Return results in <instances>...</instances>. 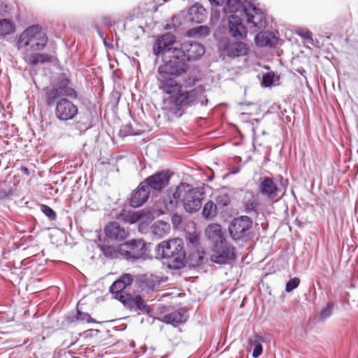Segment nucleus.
Listing matches in <instances>:
<instances>
[{
    "mask_svg": "<svg viewBox=\"0 0 358 358\" xmlns=\"http://www.w3.org/2000/svg\"><path fill=\"white\" fill-rule=\"evenodd\" d=\"M213 6L224 5L226 13H240L241 17L245 16L248 24H252L255 31L264 29L267 22L265 14L255 5V0H208Z\"/></svg>",
    "mask_w": 358,
    "mask_h": 358,
    "instance_id": "f257e3e1",
    "label": "nucleus"
},
{
    "mask_svg": "<svg viewBox=\"0 0 358 358\" xmlns=\"http://www.w3.org/2000/svg\"><path fill=\"white\" fill-rule=\"evenodd\" d=\"M156 258L171 270L186 266L187 252L182 239L177 238L160 242L155 248Z\"/></svg>",
    "mask_w": 358,
    "mask_h": 358,
    "instance_id": "f03ea898",
    "label": "nucleus"
},
{
    "mask_svg": "<svg viewBox=\"0 0 358 358\" xmlns=\"http://www.w3.org/2000/svg\"><path fill=\"white\" fill-rule=\"evenodd\" d=\"M168 101L170 105V110L179 117L189 107L198 103L203 106H207L208 99L204 95V90L202 87L188 90L182 86L175 94L169 97Z\"/></svg>",
    "mask_w": 358,
    "mask_h": 358,
    "instance_id": "7ed1b4c3",
    "label": "nucleus"
},
{
    "mask_svg": "<svg viewBox=\"0 0 358 358\" xmlns=\"http://www.w3.org/2000/svg\"><path fill=\"white\" fill-rule=\"evenodd\" d=\"M48 38L38 24H34L25 29L19 36L16 48L22 52L43 50L47 45Z\"/></svg>",
    "mask_w": 358,
    "mask_h": 358,
    "instance_id": "20e7f679",
    "label": "nucleus"
},
{
    "mask_svg": "<svg viewBox=\"0 0 358 358\" xmlns=\"http://www.w3.org/2000/svg\"><path fill=\"white\" fill-rule=\"evenodd\" d=\"M71 85V80L69 76L66 73H60L57 78L56 85L45 92V104L51 107L55 105L56 100L62 96L77 99L78 93L70 86Z\"/></svg>",
    "mask_w": 358,
    "mask_h": 358,
    "instance_id": "39448f33",
    "label": "nucleus"
},
{
    "mask_svg": "<svg viewBox=\"0 0 358 358\" xmlns=\"http://www.w3.org/2000/svg\"><path fill=\"white\" fill-rule=\"evenodd\" d=\"M253 222L247 215L234 217L230 222L228 230L231 238L236 242H246L251 238Z\"/></svg>",
    "mask_w": 358,
    "mask_h": 358,
    "instance_id": "423d86ee",
    "label": "nucleus"
},
{
    "mask_svg": "<svg viewBox=\"0 0 358 358\" xmlns=\"http://www.w3.org/2000/svg\"><path fill=\"white\" fill-rule=\"evenodd\" d=\"M177 52L178 49L173 47L171 54L163 57L164 64L159 66L158 73H168L179 76L187 70L189 66L187 62Z\"/></svg>",
    "mask_w": 358,
    "mask_h": 358,
    "instance_id": "0eeeda50",
    "label": "nucleus"
},
{
    "mask_svg": "<svg viewBox=\"0 0 358 358\" xmlns=\"http://www.w3.org/2000/svg\"><path fill=\"white\" fill-rule=\"evenodd\" d=\"M186 183L181 182L178 185L170 187L166 190L162 201L166 211L173 213L182 206V197L186 192Z\"/></svg>",
    "mask_w": 358,
    "mask_h": 358,
    "instance_id": "6e6552de",
    "label": "nucleus"
},
{
    "mask_svg": "<svg viewBox=\"0 0 358 358\" xmlns=\"http://www.w3.org/2000/svg\"><path fill=\"white\" fill-rule=\"evenodd\" d=\"M145 252V243L141 239H132L119 245L120 255L131 262L143 257Z\"/></svg>",
    "mask_w": 358,
    "mask_h": 358,
    "instance_id": "1a4fd4ad",
    "label": "nucleus"
},
{
    "mask_svg": "<svg viewBox=\"0 0 358 358\" xmlns=\"http://www.w3.org/2000/svg\"><path fill=\"white\" fill-rule=\"evenodd\" d=\"M213 252L210 259L217 264H226L229 261L236 258L235 247L226 240L213 245Z\"/></svg>",
    "mask_w": 358,
    "mask_h": 358,
    "instance_id": "9d476101",
    "label": "nucleus"
},
{
    "mask_svg": "<svg viewBox=\"0 0 358 358\" xmlns=\"http://www.w3.org/2000/svg\"><path fill=\"white\" fill-rule=\"evenodd\" d=\"M219 50L230 58H236L246 55L249 52L247 43L239 41H231L228 37H222L217 43Z\"/></svg>",
    "mask_w": 358,
    "mask_h": 358,
    "instance_id": "9b49d317",
    "label": "nucleus"
},
{
    "mask_svg": "<svg viewBox=\"0 0 358 358\" xmlns=\"http://www.w3.org/2000/svg\"><path fill=\"white\" fill-rule=\"evenodd\" d=\"M185 192L184 197H182V207L189 213L197 212L202 205L203 191L198 187H194L189 183H186Z\"/></svg>",
    "mask_w": 358,
    "mask_h": 358,
    "instance_id": "f8f14e48",
    "label": "nucleus"
},
{
    "mask_svg": "<svg viewBox=\"0 0 358 358\" xmlns=\"http://www.w3.org/2000/svg\"><path fill=\"white\" fill-rule=\"evenodd\" d=\"M55 105V115L59 121L72 120L78 114V106L66 96L57 99Z\"/></svg>",
    "mask_w": 358,
    "mask_h": 358,
    "instance_id": "ddd939ff",
    "label": "nucleus"
},
{
    "mask_svg": "<svg viewBox=\"0 0 358 358\" xmlns=\"http://www.w3.org/2000/svg\"><path fill=\"white\" fill-rule=\"evenodd\" d=\"M173 176L169 169L158 171L148 176L143 182L149 191L161 192L169 184Z\"/></svg>",
    "mask_w": 358,
    "mask_h": 358,
    "instance_id": "4468645a",
    "label": "nucleus"
},
{
    "mask_svg": "<svg viewBox=\"0 0 358 358\" xmlns=\"http://www.w3.org/2000/svg\"><path fill=\"white\" fill-rule=\"evenodd\" d=\"M175 47L186 62L196 60L205 52L203 45L195 41H185Z\"/></svg>",
    "mask_w": 358,
    "mask_h": 358,
    "instance_id": "2eb2a0df",
    "label": "nucleus"
},
{
    "mask_svg": "<svg viewBox=\"0 0 358 358\" xmlns=\"http://www.w3.org/2000/svg\"><path fill=\"white\" fill-rule=\"evenodd\" d=\"M176 41L175 35L171 33H165L158 36L152 45L153 54L157 57L162 55L163 57L171 54Z\"/></svg>",
    "mask_w": 358,
    "mask_h": 358,
    "instance_id": "dca6fc26",
    "label": "nucleus"
},
{
    "mask_svg": "<svg viewBox=\"0 0 358 358\" xmlns=\"http://www.w3.org/2000/svg\"><path fill=\"white\" fill-rule=\"evenodd\" d=\"M228 34L236 40H243L247 37L248 30L243 24L241 17L235 13L228 17Z\"/></svg>",
    "mask_w": 358,
    "mask_h": 358,
    "instance_id": "f3484780",
    "label": "nucleus"
},
{
    "mask_svg": "<svg viewBox=\"0 0 358 358\" xmlns=\"http://www.w3.org/2000/svg\"><path fill=\"white\" fill-rule=\"evenodd\" d=\"M150 194V192L142 181L127 196L128 203L132 208H138L148 201Z\"/></svg>",
    "mask_w": 358,
    "mask_h": 358,
    "instance_id": "a211bd4d",
    "label": "nucleus"
},
{
    "mask_svg": "<svg viewBox=\"0 0 358 358\" xmlns=\"http://www.w3.org/2000/svg\"><path fill=\"white\" fill-rule=\"evenodd\" d=\"M118 301H120L124 307L131 310L135 308L146 313L150 311L149 306L145 303V301L140 295L132 296L130 294H119Z\"/></svg>",
    "mask_w": 358,
    "mask_h": 358,
    "instance_id": "6ab92c4d",
    "label": "nucleus"
},
{
    "mask_svg": "<svg viewBox=\"0 0 358 358\" xmlns=\"http://www.w3.org/2000/svg\"><path fill=\"white\" fill-rule=\"evenodd\" d=\"M182 15L185 17V22L200 24L206 18V10L201 4L196 3L187 11H183Z\"/></svg>",
    "mask_w": 358,
    "mask_h": 358,
    "instance_id": "aec40b11",
    "label": "nucleus"
},
{
    "mask_svg": "<svg viewBox=\"0 0 358 358\" xmlns=\"http://www.w3.org/2000/svg\"><path fill=\"white\" fill-rule=\"evenodd\" d=\"M158 80L159 81V87L167 94H175L177 91L182 86L179 84L173 78L174 75L168 73H158Z\"/></svg>",
    "mask_w": 358,
    "mask_h": 358,
    "instance_id": "412c9836",
    "label": "nucleus"
},
{
    "mask_svg": "<svg viewBox=\"0 0 358 358\" xmlns=\"http://www.w3.org/2000/svg\"><path fill=\"white\" fill-rule=\"evenodd\" d=\"M104 232L108 238L114 241H121L129 236V231L116 221L108 223L105 226Z\"/></svg>",
    "mask_w": 358,
    "mask_h": 358,
    "instance_id": "4be33fe9",
    "label": "nucleus"
},
{
    "mask_svg": "<svg viewBox=\"0 0 358 358\" xmlns=\"http://www.w3.org/2000/svg\"><path fill=\"white\" fill-rule=\"evenodd\" d=\"M134 277L131 274L124 273L118 279L113 282L110 287V292L115 294V299L118 300L119 294H126L122 292L127 287L131 285Z\"/></svg>",
    "mask_w": 358,
    "mask_h": 358,
    "instance_id": "5701e85b",
    "label": "nucleus"
},
{
    "mask_svg": "<svg viewBox=\"0 0 358 358\" xmlns=\"http://www.w3.org/2000/svg\"><path fill=\"white\" fill-rule=\"evenodd\" d=\"M261 182L259 185V192L266 196L269 199H274L279 192L277 185L273 179L268 176H264L260 179Z\"/></svg>",
    "mask_w": 358,
    "mask_h": 358,
    "instance_id": "b1692460",
    "label": "nucleus"
},
{
    "mask_svg": "<svg viewBox=\"0 0 358 358\" xmlns=\"http://www.w3.org/2000/svg\"><path fill=\"white\" fill-rule=\"evenodd\" d=\"M255 43L259 47H276L279 38L272 31L259 32L255 36Z\"/></svg>",
    "mask_w": 358,
    "mask_h": 358,
    "instance_id": "393cba45",
    "label": "nucleus"
},
{
    "mask_svg": "<svg viewBox=\"0 0 358 358\" xmlns=\"http://www.w3.org/2000/svg\"><path fill=\"white\" fill-rule=\"evenodd\" d=\"M187 318V311L185 308H179L171 313L164 315L162 321L167 324L177 327L178 324L186 322Z\"/></svg>",
    "mask_w": 358,
    "mask_h": 358,
    "instance_id": "a878e982",
    "label": "nucleus"
},
{
    "mask_svg": "<svg viewBox=\"0 0 358 358\" xmlns=\"http://www.w3.org/2000/svg\"><path fill=\"white\" fill-rule=\"evenodd\" d=\"M206 234L208 238L212 241L213 245L226 240L224 233L222 231L221 226L219 224H210L206 230Z\"/></svg>",
    "mask_w": 358,
    "mask_h": 358,
    "instance_id": "bb28decb",
    "label": "nucleus"
},
{
    "mask_svg": "<svg viewBox=\"0 0 358 358\" xmlns=\"http://www.w3.org/2000/svg\"><path fill=\"white\" fill-rule=\"evenodd\" d=\"M66 321L68 324H72L76 322L96 323V321L93 319L89 313L82 312L78 308L76 309V313H71L66 317Z\"/></svg>",
    "mask_w": 358,
    "mask_h": 358,
    "instance_id": "cd10ccee",
    "label": "nucleus"
},
{
    "mask_svg": "<svg viewBox=\"0 0 358 358\" xmlns=\"http://www.w3.org/2000/svg\"><path fill=\"white\" fill-rule=\"evenodd\" d=\"M151 229L154 236L157 238H162L169 233L171 226L167 222L157 220L153 223Z\"/></svg>",
    "mask_w": 358,
    "mask_h": 358,
    "instance_id": "c85d7f7f",
    "label": "nucleus"
},
{
    "mask_svg": "<svg viewBox=\"0 0 358 358\" xmlns=\"http://www.w3.org/2000/svg\"><path fill=\"white\" fill-rule=\"evenodd\" d=\"M336 299L332 297L328 299L327 303L324 306L317 315V322H324L328 318H329L334 312L336 307Z\"/></svg>",
    "mask_w": 358,
    "mask_h": 358,
    "instance_id": "c756f323",
    "label": "nucleus"
},
{
    "mask_svg": "<svg viewBox=\"0 0 358 358\" xmlns=\"http://www.w3.org/2000/svg\"><path fill=\"white\" fill-rule=\"evenodd\" d=\"M97 248L106 258L110 259H117L120 255L119 245L116 248L114 246L106 244L105 243H100L97 244Z\"/></svg>",
    "mask_w": 358,
    "mask_h": 358,
    "instance_id": "7c9ffc66",
    "label": "nucleus"
},
{
    "mask_svg": "<svg viewBox=\"0 0 358 358\" xmlns=\"http://www.w3.org/2000/svg\"><path fill=\"white\" fill-rule=\"evenodd\" d=\"M15 25L14 22L6 18L0 19V36L4 37L14 33Z\"/></svg>",
    "mask_w": 358,
    "mask_h": 358,
    "instance_id": "2f4dec72",
    "label": "nucleus"
},
{
    "mask_svg": "<svg viewBox=\"0 0 358 358\" xmlns=\"http://www.w3.org/2000/svg\"><path fill=\"white\" fill-rule=\"evenodd\" d=\"M217 207L213 201H207L202 208V216L208 220H213L217 215Z\"/></svg>",
    "mask_w": 358,
    "mask_h": 358,
    "instance_id": "473e14b6",
    "label": "nucleus"
},
{
    "mask_svg": "<svg viewBox=\"0 0 358 358\" xmlns=\"http://www.w3.org/2000/svg\"><path fill=\"white\" fill-rule=\"evenodd\" d=\"M203 254L199 250H196L187 256L186 265L188 264L190 267H196L203 264Z\"/></svg>",
    "mask_w": 358,
    "mask_h": 358,
    "instance_id": "72a5a7b5",
    "label": "nucleus"
},
{
    "mask_svg": "<svg viewBox=\"0 0 358 358\" xmlns=\"http://www.w3.org/2000/svg\"><path fill=\"white\" fill-rule=\"evenodd\" d=\"M143 133L141 129H134L130 123L123 125L119 131V136L124 138L128 136H139Z\"/></svg>",
    "mask_w": 358,
    "mask_h": 358,
    "instance_id": "f704fd0d",
    "label": "nucleus"
},
{
    "mask_svg": "<svg viewBox=\"0 0 358 358\" xmlns=\"http://www.w3.org/2000/svg\"><path fill=\"white\" fill-rule=\"evenodd\" d=\"M52 57L48 54L44 53H34L31 54L29 59V63L31 65H36L38 63L45 64L50 62Z\"/></svg>",
    "mask_w": 358,
    "mask_h": 358,
    "instance_id": "c9c22d12",
    "label": "nucleus"
},
{
    "mask_svg": "<svg viewBox=\"0 0 358 358\" xmlns=\"http://www.w3.org/2000/svg\"><path fill=\"white\" fill-rule=\"evenodd\" d=\"M13 193V184L6 180L0 181V199L8 197Z\"/></svg>",
    "mask_w": 358,
    "mask_h": 358,
    "instance_id": "e433bc0d",
    "label": "nucleus"
},
{
    "mask_svg": "<svg viewBox=\"0 0 358 358\" xmlns=\"http://www.w3.org/2000/svg\"><path fill=\"white\" fill-rule=\"evenodd\" d=\"M296 34L303 40L307 41L312 45L317 46V43H318V41L317 40H313V38H312L311 31L308 30L307 28H299L296 30Z\"/></svg>",
    "mask_w": 358,
    "mask_h": 358,
    "instance_id": "4c0bfd02",
    "label": "nucleus"
},
{
    "mask_svg": "<svg viewBox=\"0 0 358 358\" xmlns=\"http://www.w3.org/2000/svg\"><path fill=\"white\" fill-rule=\"evenodd\" d=\"M257 205L258 203L255 200H250L245 202L244 204L245 212L251 215L257 216L258 215Z\"/></svg>",
    "mask_w": 358,
    "mask_h": 358,
    "instance_id": "58836bf2",
    "label": "nucleus"
},
{
    "mask_svg": "<svg viewBox=\"0 0 358 358\" xmlns=\"http://www.w3.org/2000/svg\"><path fill=\"white\" fill-rule=\"evenodd\" d=\"M143 217V213L142 211H136L129 213L124 216V221L130 224L136 223L139 221Z\"/></svg>",
    "mask_w": 358,
    "mask_h": 358,
    "instance_id": "ea45409f",
    "label": "nucleus"
},
{
    "mask_svg": "<svg viewBox=\"0 0 358 358\" xmlns=\"http://www.w3.org/2000/svg\"><path fill=\"white\" fill-rule=\"evenodd\" d=\"M216 205L220 208H224L229 205L231 202V198L227 194H223L218 195L216 197Z\"/></svg>",
    "mask_w": 358,
    "mask_h": 358,
    "instance_id": "a19ab883",
    "label": "nucleus"
},
{
    "mask_svg": "<svg viewBox=\"0 0 358 358\" xmlns=\"http://www.w3.org/2000/svg\"><path fill=\"white\" fill-rule=\"evenodd\" d=\"M40 209L41 212L48 217L49 220H55L57 218V214L55 211L49 206L45 204H41Z\"/></svg>",
    "mask_w": 358,
    "mask_h": 358,
    "instance_id": "79ce46f5",
    "label": "nucleus"
},
{
    "mask_svg": "<svg viewBox=\"0 0 358 358\" xmlns=\"http://www.w3.org/2000/svg\"><path fill=\"white\" fill-rule=\"evenodd\" d=\"M73 125L75 129L79 131L80 134H83L85 131L90 128V125L88 124L87 120L86 119L85 120L84 118L77 121Z\"/></svg>",
    "mask_w": 358,
    "mask_h": 358,
    "instance_id": "37998d69",
    "label": "nucleus"
},
{
    "mask_svg": "<svg viewBox=\"0 0 358 358\" xmlns=\"http://www.w3.org/2000/svg\"><path fill=\"white\" fill-rule=\"evenodd\" d=\"M274 81V73L272 72L266 73L262 79V85L264 87H271Z\"/></svg>",
    "mask_w": 358,
    "mask_h": 358,
    "instance_id": "c03bdc74",
    "label": "nucleus"
},
{
    "mask_svg": "<svg viewBox=\"0 0 358 358\" xmlns=\"http://www.w3.org/2000/svg\"><path fill=\"white\" fill-rule=\"evenodd\" d=\"M299 283H300L299 278H298L296 277L291 278L286 283L285 291L287 292H291L292 291H293L294 289H296L299 285Z\"/></svg>",
    "mask_w": 358,
    "mask_h": 358,
    "instance_id": "a18cd8bd",
    "label": "nucleus"
},
{
    "mask_svg": "<svg viewBox=\"0 0 358 358\" xmlns=\"http://www.w3.org/2000/svg\"><path fill=\"white\" fill-rule=\"evenodd\" d=\"M264 341V338L262 336L255 334L252 337L248 338V343L254 348L255 345H261Z\"/></svg>",
    "mask_w": 358,
    "mask_h": 358,
    "instance_id": "49530a36",
    "label": "nucleus"
},
{
    "mask_svg": "<svg viewBox=\"0 0 358 358\" xmlns=\"http://www.w3.org/2000/svg\"><path fill=\"white\" fill-rule=\"evenodd\" d=\"M94 22H97L99 25L103 24L107 27H111L114 24V22L110 16H103L101 17L96 18Z\"/></svg>",
    "mask_w": 358,
    "mask_h": 358,
    "instance_id": "de8ad7c7",
    "label": "nucleus"
},
{
    "mask_svg": "<svg viewBox=\"0 0 358 358\" xmlns=\"http://www.w3.org/2000/svg\"><path fill=\"white\" fill-rule=\"evenodd\" d=\"M195 34L205 36L209 34V28L206 26H199L194 29Z\"/></svg>",
    "mask_w": 358,
    "mask_h": 358,
    "instance_id": "09e8293b",
    "label": "nucleus"
},
{
    "mask_svg": "<svg viewBox=\"0 0 358 358\" xmlns=\"http://www.w3.org/2000/svg\"><path fill=\"white\" fill-rule=\"evenodd\" d=\"M141 287H142L143 289H145V291L148 292V287L150 290L154 289L155 283L152 281L148 280V278H145V280L141 281Z\"/></svg>",
    "mask_w": 358,
    "mask_h": 358,
    "instance_id": "8fccbe9b",
    "label": "nucleus"
},
{
    "mask_svg": "<svg viewBox=\"0 0 358 358\" xmlns=\"http://www.w3.org/2000/svg\"><path fill=\"white\" fill-rule=\"evenodd\" d=\"M262 352H263V347H262V344L255 345L253 348L252 356L254 358H257L262 354Z\"/></svg>",
    "mask_w": 358,
    "mask_h": 358,
    "instance_id": "3c124183",
    "label": "nucleus"
},
{
    "mask_svg": "<svg viewBox=\"0 0 358 358\" xmlns=\"http://www.w3.org/2000/svg\"><path fill=\"white\" fill-rule=\"evenodd\" d=\"M188 243L192 244L194 247L196 246L199 243V237L196 234H191L187 237Z\"/></svg>",
    "mask_w": 358,
    "mask_h": 358,
    "instance_id": "603ef678",
    "label": "nucleus"
},
{
    "mask_svg": "<svg viewBox=\"0 0 358 358\" xmlns=\"http://www.w3.org/2000/svg\"><path fill=\"white\" fill-rule=\"evenodd\" d=\"M93 27L96 31L98 35L102 40H103L105 37H107V36L101 31L97 22H94Z\"/></svg>",
    "mask_w": 358,
    "mask_h": 358,
    "instance_id": "864d4df0",
    "label": "nucleus"
},
{
    "mask_svg": "<svg viewBox=\"0 0 358 358\" xmlns=\"http://www.w3.org/2000/svg\"><path fill=\"white\" fill-rule=\"evenodd\" d=\"M197 80L195 78L190 79L189 77L188 78L185 79L184 84L182 85L185 89H187L189 85H194Z\"/></svg>",
    "mask_w": 358,
    "mask_h": 358,
    "instance_id": "5fc2aeb1",
    "label": "nucleus"
},
{
    "mask_svg": "<svg viewBox=\"0 0 358 358\" xmlns=\"http://www.w3.org/2000/svg\"><path fill=\"white\" fill-rule=\"evenodd\" d=\"M172 222L174 225H178L181 223L182 219L181 217L176 213H174L171 217Z\"/></svg>",
    "mask_w": 358,
    "mask_h": 358,
    "instance_id": "6e6d98bb",
    "label": "nucleus"
},
{
    "mask_svg": "<svg viewBox=\"0 0 358 358\" xmlns=\"http://www.w3.org/2000/svg\"><path fill=\"white\" fill-rule=\"evenodd\" d=\"M104 45L110 49L113 48V40L110 39L108 36L105 37V38L103 40Z\"/></svg>",
    "mask_w": 358,
    "mask_h": 358,
    "instance_id": "4d7b16f0",
    "label": "nucleus"
},
{
    "mask_svg": "<svg viewBox=\"0 0 358 358\" xmlns=\"http://www.w3.org/2000/svg\"><path fill=\"white\" fill-rule=\"evenodd\" d=\"M20 170L23 173H24L27 176H29L30 174L29 169L26 166H21Z\"/></svg>",
    "mask_w": 358,
    "mask_h": 358,
    "instance_id": "13d9d810",
    "label": "nucleus"
},
{
    "mask_svg": "<svg viewBox=\"0 0 358 358\" xmlns=\"http://www.w3.org/2000/svg\"><path fill=\"white\" fill-rule=\"evenodd\" d=\"M296 71L303 76H305L306 73V71L302 67L297 69Z\"/></svg>",
    "mask_w": 358,
    "mask_h": 358,
    "instance_id": "bf43d9fd",
    "label": "nucleus"
},
{
    "mask_svg": "<svg viewBox=\"0 0 358 358\" xmlns=\"http://www.w3.org/2000/svg\"><path fill=\"white\" fill-rule=\"evenodd\" d=\"M176 26L175 24L168 23V24H166L165 29H171L173 28L176 29Z\"/></svg>",
    "mask_w": 358,
    "mask_h": 358,
    "instance_id": "052dcab7",
    "label": "nucleus"
}]
</instances>
